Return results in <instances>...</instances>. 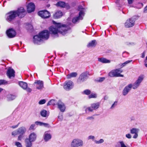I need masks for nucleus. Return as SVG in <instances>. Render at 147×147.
Listing matches in <instances>:
<instances>
[{"label":"nucleus","instance_id":"obj_1","mask_svg":"<svg viewBox=\"0 0 147 147\" xmlns=\"http://www.w3.org/2000/svg\"><path fill=\"white\" fill-rule=\"evenodd\" d=\"M53 23L55 26H51L49 29L50 33L54 37H58V33L63 35H65L67 33V31L70 28L69 26L68 25L60 23H57L54 21H53Z\"/></svg>","mask_w":147,"mask_h":147},{"label":"nucleus","instance_id":"obj_2","mask_svg":"<svg viewBox=\"0 0 147 147\" xmlns=\"http://www.w3.org/2000/svg\"><path fill=\"white\" fill-rule=\"evenodd\" d=\"M26 12L25 10L22 7L18 8L16 11H11L7 13V19L9 21H11L17 16L20 18L24 17L25 15Z\"/></svg>","mask_w":147,"mask_h":147},{"label":"nucleus","instance_id":"obj_3","mask_svg":"<svg viewBox=\"0 0 147 147\" xmlns=\"http://www.w3.org/2000/svg\"><path fill=\"white\" fill-rule=\"evenodd\" d=\"M49 32L47 30H45L40 33L38 35L33 37V42L35 44L40 45L42 42L43 39L47 40L49 38Z\"/></svg>","mask_w":147,"mask_h":147},{"label":"nucleus","instance_id":"obj_4","mask_svg":"<svg viewBox=\"0 0 147 147\" xmlns=\"http://www.w3.org/2000/svg\"><path fill=\"white\" fill-rule=\"evenodd\" d=\"M78 10L80 11L79 13V16L78 17L74 18L72 19V22L74 23H75L78 22L80 20H82L83 18L82 16H84V9L82 6H80L78 7Z\"/></svg>","mask_w":147,"mask_h":147},{"label":"nucleus","instance_id":"obj_5","mask_svg":"<svg viewBox=\"0 0 147 147\" xmlns=\"http://www.w3.org/2000/svg\"><path fill=\"white\" fill-rule=\"evenodd\" d=\"M123 70L120 69H117L112 70L109 74V75L111 77H123V75L120 74Z\"/></svg>","mask_w":147,"mask_h":147},{"label":"nucleus","instance_id":"obj_6","mask_svg":"<svg viewBox=\"0 0 147 147\" xmlns=\"http://www.w3.org/2000/svg\"><path fill=\"white\" fill-rule=\"evenodd\" d=\"M83 142L81 139L76 138L73 140L70 144V147H79L83 146Z\"/></svg>","mask_w":147,"mask_h":147},{"label":"nucleus","instance_id":"obj_7","mask_svg":"<svg viewBox=\"0 0 147 147\" xmlns=\"http://www.w3.org/2000/svg\"><path fill=\"white\" fill-rule=\"evenodd\" d=\"M144 78V75H141L140 76L138 77L137 80L133 84H131L132 88L134 89H137L140 85V83L143 80Z\"/></svg>","mask_w":147,"mask_h":147},{"label":"nucleus","instance_id":"obj_8","mask_svg":"<svg viewBox=\"0 0 147 147\" xmlns=\"http://www.w3.org/2000/svg\"><path fill=\"white\" fill-rule=\"evenodd\" d=\"M144 78V75H141L140 76L138 77L137 80L133 84H131L132 88L134 89H137L140 85V83L143 80Z\"/></svg>","mask_w":147,"mask_h":147},{"label":"nucleus","instance_id":"obj_9","mask_svg":"<svg viewBox=\"0 0 147 147\" xmlns=\"http://www.w3.org/2000/svg\"><path fill=\"white\" fill-rule=\"evenodd\" d=\"M74 86V84L72 81L71 80L66 81L64 84L63 88L67 90H69L72 89Z\"/></svg>","mask_w":147,"mask_h":147},{"label":"nucleus","instance_id":"obj_10","mask_svg":"<svg viewBox=\"0 0 147 147\" xmlns=\"http://www.w3.org/2000/svg\"><path fill=\"white\" fill-rule=\"evenodd\" d=\"M135 20L132 18L127 20L124 24L125 27L129 28L132 27L135 24Z\"/></svg>","mask_w":147,"mask_h":147},{"label":"nucleus","instance_id":"obj_11","mask_svg":"<svg viewBox=\"0 0 147 147\" xmlns=\"http://www.w3.org/2000/svg\"><path fill=\"white\" fill-rule=\"evenodd\" d=\"M34 85L37 89L41 90L44 88V83L43 81L40 80H36L34 82Z\"/></svg>","mask_w":147,"mask_h":147},{"label":"nucleus","instance_id":"obj_12","mask_svg":"<svg viewBox=\"0 0 147 147\" xmlns=\"http://www.w3.org/2000/svg\"><path fill=\"white\" fill-rule=\"evenodd\" d=\"M38 14L39 16L43 18H48L50 16V14L49 12L46 10L39 11Z\"/></svg>","mask_w":147,"mask_h":147},{"label":"nucleus","instance_id":"obj_13","mask_svg":"<svg viewBox=\"0 0 147 147\" xmlns=\"http://www.w3.org/2000/svg\"><path fill=\"white\" fill-rule=\"evenodd\" d=\"M56 5L57 7H59L62 8H65L67 9L70 8V6L68 3H65L64 2L59 1L56 4Z\"/></svg>","mask_w":147,"mask_h":147},{"label":"nucleus","instance_id":"obj_14","mask_svg":"<svg viewBox=\"0 0 147 147\" xmlns=\"http://www.w3.org/2000/svg\"><path fill=\"white\" fill-rule=\"evenodd\" d=\"M6 33L9 38H12L14 37L16 35V31L12 28H10L7 30L6 31Z\"/></svg>","mask_w":147,"mask_h":147},{"label":"nucleus","instance_id":"obj_15","mask_svg":"<svg viewBox=\"0 0 147 147\" xmlns=\"http://www.w3.org/2000/svg\"><path fill=\"white\" fill-rule=\"evenodd\" d=\"M90 75L89 72L86 71L82 74L80 76L79 79L80 80L81 82H83L86 80Z\"/></svg>","mask_w":147,"mask_h":147},{"label":"nucleus","instance_id":"obj_16","mask_svg":"<svg viewBox=\"0 0 147 147\" xmlns=\"http://www.w3.org/2000/svg\"><path fill=\"white\" fill-rule=\"evenodd\" d=\"M51 135L49 131H46L45 132L43 138L45 142H47L51 139Z\"/></svg>","mask_w":147,"mask_h":147},{"label":"nucleus","instance_id":"obj_17","mask_svg":"<svg viewBox=\"0 0 147 147\" xmlns=\"http://www.w3.org/2000/svg\"><path fill=\"white\" fill-rule=\"evenodd\" d=\"M132 86L131 84H130L125 87L123 91V95L125 96L128 93L132 88Z\"/></svg>","mask_w":147,"mask_h":147},{"label":"nucleus","instance_id":"obj_18","mask_svg":"<svg viewBox=\"0 0 147 147\" xmlns=\"http://www.w3.org/2000/svg\"><path fill=\"white\" fill-rule=\"evenodd\" d=\"M59 109L61 112H64L65 110V107L64 104L61 100H59L57 103Z\"/></svg>","mask_w":147,"mask_h":147},{"label":"nucleus","instance_id":"obj_19","mask_svg":"<svg viewBox=\"0 0 147 147\" xmlns=\"http://www.w3.org/2000/svg\"><path fill=\"white\" fill-rule=\"evenodd\" d=\"M35 8L34 4L32 3H29L27 6V11L29 13L33 11L34 10Z\"/></svg>","mask_w":147,"mask_h":147},{"label":"nucleus","instance_id":"obj_20","mask_svg":"<svg viewBox=\"0 0 147 147\" xmlns=\"http://www.w3.org/2000/svg\"><path fill=\"white\" fill-rule=\"evenodd\" d=\"M139 130L138 129L135 128H133L130 129V133L132 134H134L133 136V138L136 139L137 138Z\"/></svg>","mask_w":147,"mask_h":147},{"label":"nucleus","instance_id":"obj_21","mask_svg":"<svg viewBox=\"0 0 147 147\" xmlns=\"http://www.w3.org/2000/svg\"><path fill=\"white\" fill-rule=\"evenodd\" d=\"M7 75L9 78L11 77H14L15 76V71L14 70L11 68H9L7 73Z\"/></svg>","mask_w":147,"mask_h":147},{"label":"nucleus","instance_id":"obj_22","mask_svg":"<svg viewBox=\"0 0 147 147\" xmlns=\"http://www.w3.org/2000/svg\"><path fill=\"white\" fill-rule=\"evenodd\" d=\"M36 134L35 133L33 132L30 134L28 138H27L29 139L31 142H33L36 140Z\"/></svg>","mask_w":147,"mask_h":147},{"label":"nucleus","instance_id":"obj_23","mask_svg":"<svg viewBox=\"0 0 147 147\" xmlns=\"http://www.w3.org/2000/svg\"><path fill=\"white\" fill-rule=\"evenodd\" d=\"M98 60L99 61L103 63H109L111 62L110 60L103 57L98 58Z\"/></svg>","mask_w":147,"mask_h":147},{"label":"nucleus","instance_id":"obj_24","mask_svg":"<svg viewBox=\"0 0 147 147\" xmlns=\"http://www.w3.org/2000/svg\"><path fill=\"white\" fill-rule=\"evenodd\" d=\"M19 134L23 135L25 134L26 131V128L24 127H21L18 129Z\"/></svg>","mask_w":147,"mask_h":147},{"label":"nucleus","instance_id":"obj_25","mask_svg":"<svg viewBox=\"0 0 147 147\" xmlns=\"http://www.w3.org/2000/svg\"><path fill=\"white\" fill-rule=\"evenodd\" d=\"M63 15L62 12L60 11L56 12L53 15V17L55 18H60Z\"/></svg>","mask_w":147,"mask_h":147},{"label":"nucleus","instance_id":"obj_26","mask_svg":"<svg viewBox=\"0 0 147 147\" xmlns=\"http://www.w3.org/2000/svg\"><path fill=\"white\" fill-rule=\"evenodd\" d=\"M19 84L20 86L24 90H25L28 86V85L27 83L23 82H20Z\"/></svg>","mask_w":147,"mask_h":147},{"label":"nucleus","instance_id":"obj_27","mask_svg":"<svg viewBox=\"0 0 147 147\" xmlns=\"http://www.w3.org/2000/svg\"><path fill=\"white\" fill-rule=\"evenodd\" d=\"M35 123L37 125H39L40 126H43L45 127H49V125L48 123H45L42 122L40 121H36L35 122Z\"/></svg>","mask_w":147,"mask_h":147},{"label":"nucleus","instance_id":"obj_28","mask_svg":"<svg viewBox=\"0 0 147 147\" xmlns=\"http://www.w3.org/2000/svg\"><path fill=\"white\" fill-rule=\"evenodd\" d=\"M25 143L26 147H31L32 146V142L27 138L25 140Z\"/></svg>","mask_w":147,"mask_h":147},{"label":"nucleus","instance_id":"obj_29","mask_svg":"<svg viewBox=\"0 0 147 147\" xmlns=\"http://www.w3.org/2000/svg\"><path fill=\"white\" fill-rule=\"evenodd\" d=\"M7 100L11 101L16 98V96L11 94H9L7 95Z\"/></svg>","mask_w":147,"mask_h":147},{"label":"nucleus","instance_id":"obj_30","mask_svg":"<svg viewBox=\"0 0 147 147\" xmlns=\"http://www.w3.org/2000/svg\"><path fill=\"white\" fill-rule=\"evenodd\" d=\"M40 114L42 116L44 117H47L49 115V114L47 113V111L44 109L41 111Z\"/></svg>","mask_w":147,"mask_h":147},{"label":"nucleus","instance_id":"obj_31","mask_svg":"<svg viewBox=\"0 0 147 147\" xmlns=\"http://www.w3.org/2000/svg\"><path fill=\"white\" fill-rule=\"evenodd\" d=\"M96 42L95 40H94L89 42L87 45L88 47H95L96 45Z\"/></svg>","mask_w":147,"mask_h":147},{"label":"nucleus","instance_id":"obj_32","mask_svg":"<svg viewBox=\"0 0 147 147\" xmlns=\"http://www.w3.org/2000/svg\"><path fill=\"white\" fill-rule=\"evenodd\" d=\"M100 103L99 102H97L96 103H93L91 105V106L92 107L93 109L96 110L99 107Z\"/></svg>","mask_w":147,"mask_h":147},{"label":"nucleus","instance_id":"obj_33","mask_svg":"<svg viewBox=\"0 0 147 147\" xmlns=\"http://www.w3.org/2000/svg\"><path fill=\"white\" fill-rule=\"evenodd\" d=\"M57 101L54 99H52L47 104V105H57Z\"/></svg>","mask_w":147,"mask_h":147},{"label":"nucleus","instance_id":"obj_34","mask_svg":"<svg viewBox=\"0 0 147 147\" xmlns=\"http://www.w3.org/2000/svg\"><path fill=\"white\" fill-rule=\"evenodd\" d=\"M84 108L85 109L86 113H88L89 112H92L94 110L91 106L90 107H84Z\"/></svg>","mask_w":147,"mask_h":147},{"label":"nucleus","instance_id":"obj_35","mask_svg":"<svg viewBox=\"0 0 147 147\" xmlns=\"http://www.w3.org/2000/svg\"><path fill=\"white\" fill-rule=\"evenodd\" d=\"M77 74L76 72H73L68 75L67 77V79H70L71 78L75 77L76 76Z\"/></svg>","mask_w":147,"mask_h":147},{"label":"nucleus","instance_id":"obj_36","mask_svg":"<svg viewBox=\"0 0 147 147\" xmlns=\"http://www.w3.org/2000/svg\"><path fill=\"white\" fill-rule=\"evenodd\" d=\"M8 83L9 84V83H8V82L5 80H0V85L1 84H6Z\"/></svg>","mask_w":147,"mask_h":147},{"label":"nucleus","instance_id":"obj_37","mask_svg":"<svg viewBox=\"0 0 147 147\" xmlns=\"http://www.w3.org/2000/svg\"><path fill=\"white\" fill-rule=\"evenodd\" d=\"M83 94L86 95H88L91 93V91L89 90H84L83 92Z\"/></svg>","mask_w":147,"mask_h":147},{"label":"nucleus","instance_id":"obj_38","mask_svg":"<svg viewBox=\"0 0 147 147\" xmlns=\"http://www.w3.org/2000/svg\"><path fill=\"white\" fill-rule=\"evenodd\" d=\"M117 101H115L114 103L112 105L110 108L111 109H113L117 105Z\"/></svg>","mask_w":147,"mask_h":147},{"label":"nucleus","instance_id":"obj_39","mask_svg":"<svg viewBox=\"0 0 147 147\" xmlns=\"http://www.w3.org/2000/svg\"><path fill=\"white\" fill-rule=\"evenodd\" d=\"M120 144V147H127L125 144L124 142L122 141H120L119 142Z\"/></svg>","mask_w":147,"mask_h":147},{"label":"nucleus","instance_id":"obj_40","mask_svg":"<svg viewBox=\"0 0 147 147\" xmlns=\"http://www.w3.org/2000/svg\"><path fill=\"white\" fill-rule=\"evenodd\" d=\"M104 142V140L103 139H100L99 140L97 141V140H95V142L97 144H100L102 143L103 142Z\"/></svg>","mask_w":147,"mask_h":147},{"label":"nucleus","instance_id":"obj_41","mask_svg":"<svg viewBox=\"0 0 147 147\" xmlns=\"http://www.w3.org/2000/svg\"><path fill=\"white\" fill-rule=\"evenodd\" d=\"M97 97L96 94H92L88 96V98H96Z\"/></svg>","mask_w":147,"mask_h":147},{"label":"nucleus","instance_id":"obj_42","mask_svg":"<svg viewBox=\"0 0 147 147\" xmlns=\"http://www.w3.org/2000/svg\"><path fill=\"white\" fill-rule=\"evenodd\" d=\"M35 126L36 125L35 124H32L29 127V129L30 130L34 129H35Z\"/></svg>","mask_w":147,"mask_h":147},{"label":"nucleus","instance_id":"obj_43","mask_svg":"<svg viewBox=\"0 0 147 147\" xmlns=\"http://www.w3.org/2000/svg\"><path fill=\"white\" fill-rule=\"evenodd\" d=\"M15 144L17 147H22L21 144L19 142H15Z\"/></svg>","mask_w":147,"mask_h":147},{"label":"nucleus","instance_id":"obj_44","mask_svg":"<svg viewBox=\"0 0 147 147\" xmlns=\"http://www.w3.org/2000/svg\"><path fill=\"white\" fill-rule=\"evenodd\" d=\"M46 102V100L45 99H42L40 100L38 102L40 105H42L45 104Z\"/></svg>","mask_w":147,"mask_h":147},{"label":"nucleus","instance_id":"obj_45","mask_svg":"<svg viewBox=\"0 0 147 147\" xmlns=\"http://www.w3.org/2000/svg\"><path fill=\"white\" fill-rule=\"evenodd\" d=\"M18 134H19L18 130L13 131L12 133V135L14 136H15Z\"/></svg>","mask_w":147,"mask_h":147},{"label":"nucleus","instance_id":"obj_46","mask_svg":"<svg viewBox=\"0 0 147 147\" xmlns=\"http://www.w3.org/2000/svg\"><path fill=\"white\" fill-rule=\"evenodd\" d=\"M105 79V78L102 77L99 78V79L97 80V81L99 82H101L103 81Z\"/></svg>","mask_w":147,"mask_h":147},{"label":"nucleus","instance_id":"obj_47","mask_svg":"<svg viewBox=\"0 0 147 147\" xmlns=\"http://www.w3.org/2000/svg\"><path fill=\"white\" fill-rule=\"evenodd\" d=\"M88 140L92 139L94 140V139L95 137L93 136H90L88 137Z\"/></svg>","mask_w":147,"mask_h":147},{"label":"nucleus","instance_id":"obj_48","mask_svg":"<svg viewBox=\"0 0 147 147\" xmlns=\"http://www.w3.org/2000/svg\"><path fill=\"white\" fill-rule=\"evenodd\" d=\"M125 136L128 139H130L131 138V136L130 134H126Z\"/></svg>","mask_w":147,"mask_h":147},{"label":"nucleus","instance_id":"obj_49","mask_svg":"<svg viewBox=\"0 0 147 147\" xmlns=\"http://www.w3.org/2000/svg\"><path fill=\"white\" fill-rule=\"evenodd\" d=\"M126 44L128 45H134V43L133 42H127L126 43Z\"/></svg>","mask_w":147,"mask_h":147},{"label":"nucleus","instance_id":"obj_50","mask_svg":"<svg viewBox=\"0 0 147 147\" xmlns=\"http://www.w3.org/2000/svg\"><path fill=\"white\" fill-rule=\"evenodd\" d=\"M23 135L20 134V135L18 137V140H21L22 138H23Z\"/></svg>","mask_w":147,"mask_h":147},{"label":"nucleus","instance_id":"obj_51","mask_svg":"<svg viewBox=\"0 0 147 147\" xmlns=\"http://www.w3.org/2000/svg\"><path fill=\"white\" fill-rule=\"evenodd\" d=\"M58 118L60 121H62L63 119L62 115H60V114L58 116Z\"/></svg>","mask_w":147,"mask_h":147},{"label":"nucleus","instance_id":"obj_52","mask_svg":"<svg viewBox=\"0 0 147 147\" xmlns=\"http://www.w3.org/2000/svg\"><path fill=\"white\" fill-rule=\"evenodd\" d=\"M25 90H26L28 92H31L32 91V89L29 88H27H27Z\"/></svg>","mask_w":147,"mask_h":147},{"label":"nucleus","instance_id":"obj_53","mask_svg":"<svg viewBox=\"0 0 147 147\" xmlns=\"http://www.w3.org/2000/svg\"><path fill=\"white\" fill-rule=\"evenodd\" d=\"M126 64V63L125 62L124 63H123L121 64H120V66L121 67H123Z\"/></svg>","mask_w":147,"mask_h":147},{"label":"nucleus","instance_id":"obj_54","mask_svg":"<svg viewBox=\"0 0 147 147\" xmlns=\"http://www.w3.org/2000/svg\"><path fill=\"white\" fill-rule=\"evenodd\" d=\"M126 64V63L125 62L124 63H123L121 64H120V66L121 67H123Z\"/></svg>","mask_w":147,"mask_h":147},{"label":"nucleus","instance_id":"obj_55","mask_svg":"<svg viewBox=\"0 0 147 147\" xmlns=\"http://www.w3.org/2000/svg\"><path fill=\"white\" fill-rule=\"evenodd\" d=\"M127 0L128 2V3H129V4H131L132 3L134 0Z\"/></svg>","mask_w":147,"mask_h":147},{"label":"nucleus","instance_id":"obj_56","mask_svg":"<svg viewBox=\"0 0 147 147\" xmlns=\"http://www.w3.org/2000/svg\"><path fill=\"white\" fill-rule=\"evenodd\" d=\"M93 119L94 118L92 116L88 117L86 118L88 120H91Z\"/></svg>","mask_w":147,"mask_h":147},{"label":"nucleus","instance_id":"obj_57","mask_svg":"<svg viewBox=\"0 0 147 147\" xmlns=\"http://www.w3.org/2000/svg\"><path fill=\"white\" fill-rule=\"evenodd\" d=\"M145 57V52H144L142 54L141 57L142 58H144Z\"/></svg>","mask_w":147,"mask_h":147},{"label":"nucleus","instance_id":"obj_58","mask_svg":"<svg viewBox=\"0 0 147 147\" xmlns=\"http://www.w3.org/2000/svg\"><path fill=\"white\" fill-rule=\"evenodd\" d=\"M132 61V60H130L127 61H125V62L127 64L130 63V62H131Z\"/></svg>","mask_w":147,"mask_h":147},{"label":"nucleus","instance_id":"obj_59","mask_svg":"<svg viewBox=\"0 0 147 147\" xmlns=\"http://www.w3.org/2000/svg\"><path fill=\"white\" fill-rule=\"evenodd\" d=\"M19 124V123L17 125H16L12 126V128H15L17 127H18V125Z\"/></svg>","mask_w":147,"mask_h":147},{"label":"nucleus","instance_id":"obj_60","mask_svg":"<svg viewBox=\"0 0 147 147\" xmlns=\"http://www.w3.org/2000/svg\"><path fill=\"white\" fill-rule=\"evenodd\" d=\"M144 62L145 63H147V56L146 57V59L144 60Z\"/></svg>","mask_w":147,"mask_h":147},{"label":"nucleus","instance_id":"obj_61","mask_svg":"<svg viewBox=\"0 0 147 147\" xmlns=\"http://www.w3.org/2000/svg\"><path fill=\"white\" fill-rule=\"evenodd\" d=\"M28 26L30 27L31 29H32L33 28L32 26L30 24L28 25Z\"/></svg>","mask_w":147,"mask_h":147},{"label":"nucleus","instance_id":"obj_62","mask_svg":"<svg viewBox=\"0 0 147 147\" xmlns=\"http://www.w3.org/2000/svg\"><path fill=\"white\" fill-rule=\"evenodd\" d=\"M147 10V5L144 8V11Z\"/></svg>","mask_w":147,"mask_h":147},{"label":"nucleus","instance_id":"obj_63","mask_svg":"<svg viewBox=\"0 0 147 147\" xmlns=\"http://www.w3.org/2000/svg\"><path fill=\"white\" fill-rule=\"evenodd\" d=\"M3 90V89L1 88H0V93Z\"/></svg>","mask_w":147,"mask_h":147},{"label":"nucleus","instance_id":"obj_64","mask_svg":"<svg viewBox=\"0 0 147 147\" xmlns=\"http://www.w3.org/2000/svg\"><path fill=\"white\" fill-rule=\"evenodd\" d=\"M144 65H145V66L146 67H147V63H145Z\"/></svg>","mask_w":147,"mask_h":147}]
</instances>
